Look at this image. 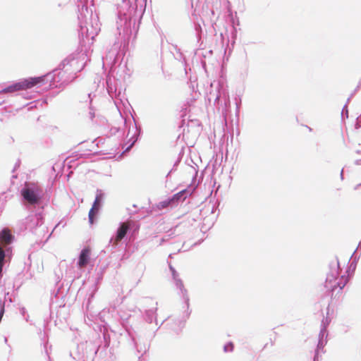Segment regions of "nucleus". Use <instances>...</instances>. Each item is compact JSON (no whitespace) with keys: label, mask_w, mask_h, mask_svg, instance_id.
I'll return each mask as SVG.
<instances>
[{"label":"nucleus","mask_w":361,"mask_h":361,"mask_svg":"<svg viewBox=\"0 0 361 361\" xmlns=\"http://www.w3.org/2000/svg\"><path fill=\"white\" fill-rule=\"evenodd\" d=\"M81 56L82 59L79 60L75 58V54H70L52 71L40 76H35L39 78V80L36 81L37 87L49 84L50 88H61L73 82L77 72H80L85 65V63H82L81 68H78V63L82 62L86 56L82 54Z\"/></svg>","instance_id":"obj_1"},{"label":"nucleus","mask_w":361,"mask_h":361,"mask_svg":"<svg viewBox=\"0 0 361 361\" xmlns=\"http://www.w3.org/2000/svg\"><path fill=\"white\" fill-rule=\"evenodd\" d=\"M144 10H138L137 4L133 5L130 1H123L118 8L116 25L123 49H128L133 35V39L136 37L139 25L136 27L135 24L140 22Z\"/></svg>","instance_id":"obj_2"},{"label":"nucleus","mask_w":361,"mask_h":361,"mask_svg":"<svg viewBox=\"0 0 361 361\" xmlns=\"http://www.w3.org/2000/svg\"><path fill=\"white\" fill-rule=\"evenodd\" d=\"M128 214L130 217L124 222H121L119 224V226L116 230L115 235L110 238L109 245L106 246L107 250L114 252V250L117 247H121V249H125L126 246L123 247V244L121 242L124 238L128 239V243L135 240L140 226L139 221L142 217L137 216L136 212H129Z\"/></svg>","instance_id":"obj_3"},{"label":"nucleus","mask_w":361,"mask_h":361,"mask_svg":"<svg viewBox=\"0 0 361 361\" xmlns=\"http://www.w3.org/2000/svg\"><path fill=\"white\" fill-rule=\"evenodd\" d=\"M79 12L80 14L78 17L79 21L78 36L80 41L85 43V39L93 40L98 34L99 30L97 24L98 16H93L92 11H89L87 6L85 5H82Z\"/></svg>","instance_id":"obj_4"},{"label":"nucleus","mask_w":361,"mask_h":361,"mask_svg":"<svg viewBox=\"0 0 361 361\" xmlns=\"http://www.w3.org/2000/svg\"><path fill=\"white\" fill-rule=\"evenodd\" d=\"M209 102L214 100V106L217 113L226 118L230 111L231 101L227 87L222 81L211 84V90L207 94Z\"/></svg>","instance_id":"obj_5"},{"label":"nucleus","mask_w":361,"mask_h":361,"mask_svg":"<svg viewBox=\"0 0 361 361\" xmlns=\"http://www.w3.org/2000/svg\"><path fill=\"white\" fill-rule=\"evenodd\" d=\"M20 193L25 206L38 207L39 209L44 210V192L38 183L25 182Z\"/></svg>","instance_id":"obj_6"},{"label":"nucleus","mask_w":361,"mask_h":361,"mask_svg":"<svg viewBox=\"0 0 361 361\" xmlns=\"http://www.w3.org/2000/svg\"><path fill=\"white\" fill-rule=\"evenodd\" d=\"M329 271L326 274V281L324 283L325 288L331 292L332 294L338 288V292L343 290L348 281L349 277L345 275H341V278L337 281L340 274V263L338 257H336L329 264Z\"/></svg>","instance_id":"obj_7"},{"label":"nucleus","mask_w":361,"mask_h":361,"mask_svg":"<svg viewBox=\"0 0 361 361\" xmlns=\"http://www.w3.org/2000/svg\"><path fill=\"white\" fill-rule=\"evenodd\" d=\"M43 211L39 209L35 214H30L18 222L20 230H29L31 233L40 237L44 234L47 228L42 226L44 224Z\"/></svg>","instance_id":"obj_8"},{"label":"nucleus","mask_w":361,"mask_h":361,"mask_svg":"<svg viewBox=\"0 0 361 361\" xmlns=\"http://www.w3.org/2000/svg\"><path fill=\"white\" fill-rule=\"evenodd\" d=\"M169 269L171 272V275L173 277V279L175 282V285L177 288L179 289L180 293L179 294L181 295L183 300V308L185 309L183 313V315L181 317V319L179 320L180 324L181 322H185L187 319L189 318L191 310H189L190 307V298L188 294L187 289L185 288L183 283L182 280L179 278L178 273L176 270V269L169 263Z\"/></svg>","instance_id":"obj_9"},{"label":"nucleus","mask_w":361,"mask_h":361,"mask_svg":"<svg viewBox=\"0 0 361 361\" xmlns=\"http://www.w3.org/2000/svg\"><path fill=\"white\" fill-rule=\"evenodd\" d=\"M39 78L29 77L19 80L5 87H0V94H12L18 91L25 90L37 87L36 81L39 80Z\"/></svg>","instance_id":"obj_10"},{"label":"nucleus","mask_w":361,"mask_h":361,"mask_svg":"<svg viewBox=\"0 0 361 361\" xmlns=\"http://www.w3.org/2000/svg\"><path fill=\"white\" fill-rule=\"evenodd\" d=\"M123 326L126 328V330L133 343L134 348L138 353H140V356L145 354L149 349V342L145 341L140 336H135V332L133 329L128 327V322H123Z\"/></svg>","instance_id":"obj_11"},{"label":"nucleus","mask_w":361,"mask_h":361,"mask_svg":"<svg viewBox=\"0 0 361 361\" xmlns=\"http://www.w3.org/2000/svg\"><path fill=\"white\" fill-rule=\"evenodd\" d=\"M197 174V171H195V174L192 178V182L190 185H188V187L185 189L181 190L180 191L178 192L177 193L174 194L171 199L176 206L179 202H183L185 200V199L190 196L192 195V194L195 192L196 190L198 183H196V176Z\"/></svg>","instance_id":"obj_12"},{"label":"nucleus","mask_w":361,"mask_h":361,"mask_svg":"<svg viewBox=\"0 0 361 361\" xmlns=\"http://www.w3.org/2000/svg\"><path fill=\"white\" fill-rule=\"evenodd\" d=\"M104 193L101 189H97L96 191V196L94 201L92 205L88 214L89 222L91 225L94 224L97 218L99 209L102 206L104 201Z\"/></svg>","instance_id":"obj_13"},{"label":"nucleus","mask_w":361,"mask_h":361,"mask_svg":"<svg viewBox=\"0 0 361 361\" xmlns=\"http://www.w3.org/2000/svg\"><path fill=\"white\" fill-rule=\"evenodd\" d=\"M142 303L143 305V307H145V314L143 315L145 320L149 324H152L154 320L157 324L156 314L157 311V302L154 303V307L150 308H148V305L154 303V301L152 298H145L142 300Z\"/></svg>","instance_id":"obj_14"},{"label":"nucleus","mask_w":361,"mask_h":361,"mask_svg":"<svg viewBox=\"0 0 361 361\" xmlns=\"http://www.w3.org/2000/svg\"><path fill=\"white\" fill-rule=\"evenodd\" d=\"M121 85V82L116 79L115 78H111L110 76H108L106 80V90L109 94V95L112 99H119L122 92V90L121 87H118V85Z\"/></svg>","instance_id":"obj_15"},{"label":"nucleus","mask_w":361,"mask_h":361,"mask_svg":"<svg viewBox=\"0 0 361 361\" xmlns=\"http://www.w3.org/2000/svg\"><path fill=\"white\" fill-rule=\"evenodd\" d=\"M14 239V235L8 228H4L0 231V247L1 249L5 250L9 247L13 254L11 244L13 243Z\"/></svg>","instance_id":"obj_16"},{"label":"nucleus","mask_w":361,"mask_h":361,"mask_svg":"<svg viewBox=\"0 0 361 361\" xmlns=\"http://www.w3.org/2000/svg\"><path fill=\"white\" fill-rule=\"evenodd\" d=\"M102 279H103V273H102V271H100L99 273L97 274L95 281H94V283L92 284V288L90 289L89 297H88L87 303L85 305V307H86L87 310H89L91 300L94 298L95 293L97 291V290L99 288V285L101 283Z\"/></svg>","instance_id":"obj_17"},{"label":"nucleus","mask_w":361,"mask_h":361,"mask_svg":"<svg viewBox=\"0 0 361 361\" xmlns=\"http://www.w3.org/2000/svg\"><path fill=\"white\" fill-rule=\"evenodd\" d=\"M90 250L87 248H83L78 256V259L77 261V266L79 269H82L85 267L90 261Z\"/></svg>","instance_id":"obj_18"},{"label":"nucleus","mask_w":361,"mask_h":361,"mask_svg":"<svg viewBox=\"0 0 361 361\" xmlns=\"http://www.w3.org/2000/svg\"><path fill=\"white\" fill-rule=\"evenodd\" d=\"M135 132L134 134L131 136V137L128 140V143H129L128 146L125 149L123 152H127L130 150V149L133 147V146L135 144V142L139 140L140 136L141 135V128H137L135 122L134 123Z\"/></svg>","instance_id":"obj_19"},{"label":"nucleus","mask_w":361,"mask_h":361,"mask_svg":"<svg viewBox=\"0 0 361 361\" xmlns=\"http://www.w3.org/2000/svg\"><path fill=\"white\" fill-rule=\"evenodd\" d=\"M328 330L320 329V331L318 337L317 345L319 349H322V352L324 353V348L327 343Z\"/></svg>","instance_id":"obj_20"},{"label":"nucleus","mask_w":361,"mask_h":361,"mask_svg":"<svg viewBox=\"0 0 361 361\" xmlns=\"http://www.w3.org/2000/svg\"><path fill=\"white\" fill-rule=\"evenodd\" d=\"M175 204L173 203L171 197L168 198L167 200L159 202L160 208H166V207H175Z\"/></svg>","instance_id":"obj_21"},{"label":"nucleus","mask_w":361,"mask_h":361,"mask_svg":"<svg viewBox=\"0 0 361 361\" xmlns=\"http://www.w3.org/2000/svg\"><path fill=\"white\" fill-rule=\"evenodd\" d=\"M111 342L110 335L107 332L103 333V345L104 348H109Z\"/></svg>","instance_id":"obj_22"},{"label":"nucleus","mask_w":361,"mask_h":361,"mask_svg":"<svg viewBox=\"0 0 361 361\" xmlns=\"http://www.w3.org/2000/svg\"><path fill=\"white\" fill-rule=\"evenodd\" d=\"M233 349H234V344L233 342L231 341H228L224 345V351L225 353H231L233 351Z\"/></svg>","instance_id":"obj_23"},{"label":"nucleus","mask_w":361,"mask_h":361,"mask_svg":"<svg viewBox=\"0 0 361 361\" xmlns=\"http://www.w3.org/2000/svg\"><path fill=\"white\" fill-rule=\"evenodd\" d=\"M194 28L195 31V36L197 39V42L201 39V32H202V27L200 24H195Z\"/></svg>","instance_id":"obj_24"},{"label":"nucleus","mask_w":361,"mask_h":361,"mask_svg":"<svg viewBox=\"0 0 361 361\" xmlns=\"http://www.w3.org/2000/svg\"><path fill=\"white\" fill-rule=\"evenodd\" d=\"M5 313V301L3 300L2 298H0V322L4 317Z\"/></svg>","instance_id":"obj_25"},{"label":"nucleus","mask_w":361,"mask_h":361,"mask_svg":"<svg viewBox=\"0 0 361 361\" xmlns=\"http://www.w3.org/2000/svg\"><path fill=\"white\" fill-rule=\"evenodd\" d=\"M330 322L331 319L329 317L323 318L321 323V329H327Z\"/></svg>","instance_id":"obj_26"},{"label":"nucleus","mask_w":361,"mask_h":361,"mask_svg":"<svg viewBox=\"0 0 361 361\" xmlns=\"http://www.w3.org/2000/svg\"><path fill=\"white\" fill-rule=\"evenodd\" d=\"M322 353H323L322 352V349H319V347L317 346L314 350L313 361H319V357L322 356Z\"/></svg>","instance_id":"obj_27"},{"label":"nucleus","mask_w":361,"mask_h":361,"mask_svg":"<svg viewBox=\"0 0 361 361\" xmlns=\"http://www.w3.org/2000/svg\"><path fill=\"white\" fill-rule=\"evenodd\" d=\"M344 116L348 118V108L347 104H345L342 109L341 111V118H343Z\"/></svg>","instance_id":"obj_28"},{"label":"nucleus","mask_w":361,"mask_h":361,"mask_svg":"<svg viewBox=\"0 0 361 361\" xmlns=\"http://www.w3.org/2000/svg\"><path fill=\"white\" fill-rule=\"evenodd\" d=\"M174 49L177 52V56H176V59L178 60H180L183 58V54L180 51V49L177 47V45L173 46Z\"/></svg>","instance_id":"obj_29"},{"label":"nucleus","mask_w":361,"mask_h":361,"mask_svg":"<svg viewBox=\"0 0 361 361\" xmlns=\"http://www.w3.org/2000/svg\"><path fill=\"white\" fill-rule=\"evenodd\" d=\"M235 105H236V115H238L239 114V111H240V105H241V99L239 98L238 99L235 97Z\"/></svg>","instance_id":"obj_30"},{"label":"nucleus","mask_w":361,"mask_h":361,"mask_svg":"<svg viewBox=\"0 0 361 361\" xmlns=\"http://www.w3.org/2000/svg\"><path fill=\"white\" fill-rule=\"evenodd\" d=\"M180 161V160L179 159H177V160L176 161V162L174 163V164H173V166L172 169H171V171L167 173V175H166V178H168V177L170 176V174L171 173V172H172L173 171L176 170V168H177V166H178V164H179Z\"/></svg>","instance_id":"obj_31"},{"label":"nucleus","mask_w":361,"mask_h":361,"mask_svg":"<svg viewBox=\"0 0 361 361\" xmlns=\"http://www.w3.org/2000/svg\"><path fill=\"white\" fill-rule=\"evenodd\" d=\"M3 300L5 301V303L6 302H8L10 303L13 302V300H12L11 296H9V292H7V293H4V298Z\"/></svg>","instance_id":"obj_32"},{"label":"nucleus","mask_w":361,"mask_h":361,"mask_svg":"<svg viewBox=\"0 0 361 361\" xmlns=\"http://www.w3.org/2000/svg\"><path fill=\"white\" fill-rule=\"evenodd\" d=\"M355 128L356 129H359L361 128V115L356 118Z\"/></svg>","instance_id":"obj_33"},{"label":"nucleus","mask_w":361,"mask_h":361,"mask_svg":"<svg viewBox=\"0 0 361 361\" xmlns=\"http://www.w3.org/2000/svg\"><path fill=\"white\" fill-rule=\"evenodd\" d=\"M175 230H176V228L169 229L166 232V237H167L168 238H172L175 235Z\"/></svg>","instance_id":"obj_34"},{"label":"nucleus","mask_w":361,"mask_h":361,"mask_svg":"<svg viewBox=\"0 0 361 361\" xmlns=\"http://www.w3.org/2000/svg\"><path fill=\"white\" fill-rule=\"evenodd\" d=\"M20 164V161L18 159V161L15 164V166H14V167H13V170H12V172H13V173H14V172H15V171H16L18 168H19Z\"/></svg>","instance_id":"obj_35"},{"label":"nucleus","mask_w":361,"mask_h":361,"mask_svg":"<svg viewBox=\"0 0 361 361\" xmlns=\"http://www.w3.org/2000/svg\"><path fill=\"white\" fill-rule=\"evenodd\" d=\"M219 204H220V202H217L213 205L212 209V213L215 212L216 208L218 207Z\"/></svg>","instance_id":"obj_36"},{"label":"nucleus","mask_w":361,"mask_h":361,"mask_svg":"<svg viewBox=\"0 0 361 361\" xmlns=\"http://www.w3.org/2000/svg\"><path fill=\"white\" fill-rule=\"evenodd\" d=\"M89 114H90V118L92 120L94 118V112L92 111V109H90Z\"/></svg>","instance_id":"obj_37"},{"label":"nucleus","mask_w":361,"mask_h":361,"mask_svg":"<svg viewBox=\"0 0 361 361\" xmlns=\"http://www.w3.org/2000/svg\"><path fill=\"white\" fill-rule=\"evenodd\" d=\"M60 224V223H59L57 225L55 226L54 228L52 230L51 233L49 234V235L47 237L46 241H47L49 240V238H50L51 233L54 232V231L57 228V226Z\"/></svg>","instance_id":"obj_38"},{"label":"nucleus","mask_w":361,"mask_h":361,"mask_svg":"<svg viewBox=\"0 0 361 361\" xmlns=\"http://www.w3.org/2000/svg\"><path fill=\"white\" fill-rule=\"evenodd\" d=\"M361 87V80L359 81L358 85H357L356 88L355 89V92H357Z\"/></svg>","instance_id":"obj_39"},{"label":"nucleus","mask_w":361,"mask_h":361,"mask_svg":"<svg viewBox=\"0 0 361 361\" xmlns=\"http://www.w3.org/2000/svg\"><path fill=\"white\" fill-rule=\"evenodd\" d=\"M355 165H361V159L355 160Z\"/></svg>","instance_id":"obj_40"},{"label":"nucleus","mask_w":361,"mask_h":361,"mask_svg":"<svg viewBox=\"0 0 361 361\" xmlns=\"http://www.w3.org/2000/svg\"><path fill=\"white\" fill-rule=\"evenodd\" d=\"M5 102L4 99L2 98L1 96H0V105H1L2 104H4Z\"/></svg>","instance_id":"obj_41"},{"label":"nucleus","mask_w":361,"mask_h":361,"mask_svg":"<svg viewBox=\"0 0 361 361\" xmlns=\"http://www.w3.org/2000/svg\"><path fill=\"white\" fill-rule=\"evenodd\" d=\"M351 97H349L346 101V103L345 104H347V106L348 105V104L350 103V100H351Z\"/></svg>","instance_id":"obj_42"},{"label":"nucleus","mask_w":361,"mask_h":361,"mask_svg":"<svg viewBox=\"0 0 361 361\" xmlns=\"http://www.w3.org/2000/svg\"><path fill=\"white\" fill-rule=\"evenodd\" d=\"M340 175H341V178L343 180V169L341 170Z\"/></svg>","instance_id":"obj_43"},{"label":"nucleus","mask_w":361,"mask_h":361,"mask_svg":"<svg viewBox=\"0 0 361 361\" xmlns=\"http://www.w3.org/2000/svg\"><path fill=\"white\" fill-rule=\"evenodd\" d=\"M17 178V175H13L11 177V182L13 183V179Z\"/></svg>","instance_id":"obj_44"},{"label":"nucleus","mask_w":361,"mask_h":361,"mask_svg":"<svg viewBox=\"0 0 361 361\" xmlns=\"http://www.w3.org/2000/svg\"><path fill=\"white\" fill-rule=\"evenodd\" d=\"M166 238H162L161 239L160 245H161L162 243H164V241H166Z\"/></svg>","instance_id":"obj_45"},{"label":"nucleus","mask_w":361,"mask_h":361,"mask_svg":"<svg viewBox=\"0 0 361 361\" xmlns=\"http://www.w3.org/2000/svg\"><path fill=\"white\" fill-rule=\"evenodd\" d=\"M356 92H355V90L353 91V92L351 93V94L350 95V97H351V98H353V97L354 96V94H355Z\"/></svg>","instance_id":"obj_46"},{"label":"nucleus","mask_w":361,"mask_h":361,"mask_svg":"<svg viewBox=\"0 0 361 361\" xmlns=\"http://www.w3.org/2000/svg\"><path fill=\"white\" fill-rule=\"evenodd\" d=\"M359 247H361V240L359 242L358 245H357V248H359Z\"/></svg>","instance_id":"obj_47"},{"label":"nucleus","mask_w":361,"mask_h":361,"mask_svg":"<svg viewBox=\"0 0 361 361\" xmlns=\"http://www.w3.org/2000/svg\"><path fill=\"white\" fill-rule=\"evenodd\" d=\"M7 341H8V338L5 337V338H4V342H5V343H7Z\"/></svg>","instance_id":"obj_48"},{"label":"nucleus","mask_w":361,"mask_h":361,"mask_svg":"<svg viewBox=\"0 0 361 361\" xmlns=\"http://www.w3.org/2000/svg\"><path fill=\"white\" fill-rule=\"evenodd\" d=\"M118 130L117 128H115V129H114V133H115L116 132H117Z\"/></svg>","instance_id":"obj_49"},{"label":"nucleus","mask_w":361,"mask_h":361,"mask_svg":"<svg viewBox=\"0 0 361 361\" xmlns=\"http://www.w3.org/2000/svg\"><path fill=\"white\" fill-rule=\"evenodd\" d=\"M98 348L95 350L94 354L97 353Z\"/></svg>","instance_id":"obj_50"},{"label":"nucleus","mask_w":361,"mask_h":361,"mask_svg":"<svg viewBox=\"0 0 361 361\" xmlns=\"http://www.w3.org/2000/svg\"><path fill=\"white\" fill-rule=\"evenodd\" d=\"M144 1H145L146 0H143Z\"/></svg>","instance_id":"obj_51"}]
</instances>
